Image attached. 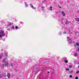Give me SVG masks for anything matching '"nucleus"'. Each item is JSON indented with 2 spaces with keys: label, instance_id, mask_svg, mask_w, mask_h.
<instances>
[{
  "label": "nucleus",
  "instance_id": "obj_23",
  "mask_svg": "<svg viewBox=\"0 0 79 79\" xmlns=\"http://www.w3.org/2000/svg\"><path fill=\"white\" fill-rule=\"evenodd\" d=\"M66 34V32H63V34Z\"/></svg>",
  "mask_w": 79,
  "mask_h": 79
},
{
  "label": "nucleus",
  "instance_id": "obj_7",
  "mask_svg": "<svg viewBox=\"0 0 79 79\" xmlns=\"http://www.w3.org/2000/svg\"><path fill=\"white\" fill-rule=\"evenodd\" d=\"M66 22L65 23V24H69V21L67 20V19H66Z\"/></svg>",
  "mask_w": 79,
  "mask_h": 79
},
{
  "label": "nucleus",
  "instance_id": "obj_25",
  "mask_svg": "<svg viewBox=\"0 0 79 79\" xmlns=\"http://www.w3.org/2000/svg\"><path fill=\"white\" fill-rule=\"evenodd\" d=\"M62 34V32H60L59 33V35H61Z\"/></svg>",
  "mask_w": 79,
  "mask_h": 79
},
{
  "label": "nucleus",
  "instance_id": "obj_3",
  "mask_svg": "<svg viewBox=\"0 0 79 79\" xmlns=\"http://www.w3.org/2000/svg\"><path fill=\"white\" fill-rule=\"evenodd\" d=\"M30 6L31 8H33V9H34V10H35L36 8H35L34 7V6H33V5L31 4H30Z\"/></svg>",
  "mask_w": 79,
  "mask_h": 79
},
{
  "label": "nucleus",
  "instance_id": "obj_26",
  "mask_svg": "<svg viewBox=\"0 0 79 79\" xmlns=\"http://www.w3.org/2000/svg\"><path fill=\"white\" fill-rule=\"evenodd\" d=\"M72 77H73V76H72V75H70L69 76V77H71V78Z\"/></svg>",
  "mask_w": 79,
  "mask_h": 79
},
{
  "label": "nucleus",
  "instance_id": "obj_1",
  "mask_svg": "<svg viewBox=\"0 0 79 79\" xmlns=\"http://www.w3.org/2000/svg\"><path fill=\"white\" fill-rule=\"evenodd\" d=\"M67 41H68V44H73V41H72V40H71V39H69V37H67Z\"/></svg>",
  "mask_w": 79,
  "mask_h": 79
},
{
  "label": "nucleus",
  "instance_id": "obj_12",
  "mask_svg": "<svg viewBox=\"0 0 79 79\" xmlns=\"http://www.w3.org/2000/svg\"><path fill=\"white\" fill-rule=\"evenodd\" d=\"M25 7H27L28 6V5L27 4V3H26V2H25Z\"/></svg>",
  "mask_w": 79,
  "mask_h": 79
},
{
  "label": "nucleus",
  "instance_id": "obj_39",
  "mask_svg": "<svg viewBox=\"0 0 79 79\" xmlns=\"http://www.w3.org/2000/svg\"><path fill=\"white\" fill-rule=\"evenodd\" d=\"M58 7H60V5H58Z\"/></svg>",
  "mask_w": 79,
  "mask_h": 79
},
{
  "label": "nucleus",
  "instance_id": "obj_19",
  "mask_svg": "<svg viewBox=\"0 0 79 79\" xmlns=\"http://www.w3.org/2000/svg\"><path fill=\"white\" fill-rule=\"evenodd\" d=\"M47 62H48V61H47L45 62H44V63H47Z\"/></svg>",
  "mask_w": 79,
  "mask_h": 79
},
{
  "label": "nucleus",
  "instance_id": "obj_4",
  "mask_svg": "<svg viewBox=\"0 0 79 79\" xmlns=\"http://www.w3.org/2000/svg\"><path fill=\"white\" fill-rule=\"evenodd\" d=\"M4 63L6 66H8V63L7 61H6Z\"/></svg>",
  "mask_w": 79,
  "mask_h": 79
},
{
  "label": "nucleus",
  "instance_id": "obj_13",
  "mask_svg": "<svg viewBox=\"0 0 79 79\" xmlns=\"http://www.w3.org/2000/svg\"><path fill=\"white\" fill-rule=\"evenodd\" d=\"M77 53H75L74 55V56H77Z\"/></svg>",
  "mask_w": 79,
  "mask_h": 79
},
{
  "label": "nucleus",
  "instance_id": "obj_11",
  "mask_svg": "<svg viewBox=\"0 0 79 79\" xmlns=\"http://www.w3.org/2000/svg\"><path fill=\"white\" fill-rule=\"evenodd\" d=\"M12 24H13V23H8V25H9V26H11L12 25Z\"/></svg>",
  "mask_w": 79,
  "mask_h": 79
},
{
  "label": "nucleus",
  "instance_id": "obj_6",
  "mask_svg": "<svg viewBox=\"0 0 79 79\" xmlns=\"http://www.w3.org/2000/svg\"><path fill=\"white\" fill-rule=\"evenodd\" d=\"M61 14H63V16H66V14H65V13H64V11H62V12Z\"/></svg>",
  "mask_w": 79,
  "mask_h": 79
},
{
  "label": "nucleus",
  "instance_id": "obj_40",
  "mask_svg": "<svg viewBox=\"0 0 79 79\" xmlns=\"http://www.w3.org/2000/svg\"><path fill=\"white\" fill-rule=\"evenodd\" d=\"M7 30H8V31H9L10 30L9 29H7Z\"/></svg>",
  "mask_w": 79,
  "mask_h": 79
},
{
  "label": "nucleus",
  "instance_id": "obj_31",
  "mask_svg": "<svg viewBox=\"0 0 79 79\" xmlns=\"http://www.w3.org/2000/svg\"><path fill=\"white\" fill-rule=\"evenodd\" d=\"M2 56H0V59H2Z\"/></svg>",
  "mask_w": 79,
  "mask_h": 79
},
{
  "label": "nucleus",
  "instance_id": "obj_20",
  "mask_svg": "<svg viewBox=\"0 0 79 79\" xmlns=\"http://www.w3.org/2000/svg\"><path fill=\"white\" fill-rule=\"evenodd\" d=\"M65 70H66V71H69V69H65Z\"/></svg>",
  "mask_w": 79,
  "mask_h": 79
},
{
  "label": "nucleus",
  "instance_id": "obj_38",
  "mask_svg": "<svg viewBox=\"0 0 79 79\" xmlns=\"http://www.w3.org/2000/svg\"><path fill=\"white\" fill-rule=\"evenodd\" d=\"M78 51H79V48H78Z\"/></svg>",
  "mask_w": 79,
  "mask_h": 79
},
{
  "label": "nucleus",
  "instance_id": "obj_24",
  "mask_svg": "<svg viewBox=\"0 0 79 79\" xmlns=\"http://www.w3.org/2000/svg\"><path fill=\"white\" fill-rule=\"evenodd\" d=\"M64 61H65V63H68V61H67V60H64Z\"/></svg>",
  "mask_w": 79,
  "mask_h": 79
},
{
  "label": "nucleus",
  "instance_id": "obj_15",
  "mask_svg": "<svg viewBox=\"0 0 79 79\" xmlns=\"http://www.w3.org/2000/svg\"><path fill=\"white\" fill-rule=\"evenodd\" d=\"M76 45H77V46H79V43H76Z\"/></svg>",
  "mask_w": 79,
  "mask_h": 79
},
{
  "label": "nucleus",
  "instance_id": "obj_2",
  "mask_svg": "<svg viewBox=\"0 0 79 79\" xmlns=\"http://www.w3.org/2000/svg\"><path fill=\"white\" fill-rule=\"evenodd\" d=\"M0 34H2L1 35H0V38H2V37L4 36H5V33H4L3 31H2L1 32H0Z\"/></svg>",
  "mask_w": 79,
  "mask_h": 79
},
{
  "label": "nucleus",
  "instance_id": "obj_34",
  "mask_svg": "<svg viewBox=\"0 0 79 79\" xmlns=\"http://www.w3.org/2000/svg\"><path fill=\"white\" fill-rule=\"evenodd\" d=\"M2 77V75L0 74V78H1Z\"/></svg>",
  "mask_w": 79,
  "mask_h": 79
},
{
  "label": "nucleus",
  "instance_id": "obj_18",
  "mask_svg": "<svg viewBox=\"0 0 79 79\" xmlns=\"http://www.w3.org/2000/svg\"><path fill=\"white\" fill-rule=\"evenodd\" d=\"M35 70H37V69H38V68L37 67H36L35 68Z\"/></svg>",
  "mask_w": 79,
  "mask_h": 79
},
{
  "label": "nucleus",
  "instance_id": "obj_16",
  "mask_svg": "<svg viewBox=\"0 0 79 79\" xmlns=\"http://www.w3.org/2000/svg\"><path fill=\"white\" fill-rule=\"evenodd\" d=\"M69 73H73V71L72 70H71V71H69Z\"/></svg>",
  "mask_w": 79,
  "mask_h": 79
},
{
  "label": "nucleus",
  "instance_id": "obj_28",
  "mask_svg": "<svg viewBox=\"0 0 79 79\" xmlns=\"http://www.w3.org/2000/svg\"><path fill=\"white\" fill-rule=\"evenodd\" d=\"M15 29H18V27H17V26H16L15 27Z\"/></svg>",
  "mask_w": 79,
  "mask_h": 79
},
{
  "label": "nucleus",
  "instance_id": "obj_14",
  "mask_svg": "<svg viewBox=\"0 0 79 79\" xmlns=\"http://www.w3.org/2000/svg\"><path fill=\"white\" fill-rule=\"evenodd\" d=\"M11 29H15V26L14 25H13L12 27L11 28Z\"/></svg>",
  "mask_w": 79,
  "mask_h": 79
},
{
  "label": "nucleus",
  "instance_id": "obj_5",
  "mask_svg": "<svg viewBox=\"0 0 79 79\" xmlns=\"http://www.w3.org/2000/svg\"><path fill=\"white\" fill-rule=\"evenodd\" d=\"M7 76L8 77V79H9V78H10V73H8L7 74Z\"/></svg>",
  "mask_w": 79,
  "mask_h": 79
},
{
  "label": "nucleus",
  "instance_id": "obj_22",
  "mask_svg": "<svg viewBox=\"0 0 79 79\" xmlns=\"http://www.w3.org/2000/svg\"><path fill=\"white\" fill-rule=\"evenodd\" d=\"M69 67L70 68H72V66L71 65H69Z\"/></svg>",
  "mask_w": 79,
  "mask_h": 79
},
{
  "label": "nucleus",
  "instance_id": "obj_36",
  "mask_svg": "<svg viewBox=\"0 0 79 79\" xmlns=\"http://www.w3.org/2000/svg\"><path fill=\"white\" fill-rule=\"evenodd\" d=\"M2 65H3V67H4V64H3Z\"/></svg>",
  "mask_w": 79,
  "mask_h": 79
},
{
  "label": "nucleus",
  "instance_id": "obj_37",
  "mask_svg": "<svg viewBox=\"0 0 79 79\" xmlns=\"http://www.w3.org/2000/svg\"><path fill=\"white\" fill-rule=\"evenodd\" d=\"M59 7L60 8H61V6H59Z\"/></svg>",
  "mask_w": 79,
  "mask_h": 79
},
{
  "label": "nucleus",
  "instance_id": "obj_21",
  "mask_svg": "<svg viewBox=\"0 0 79 79\" xmlns=\"http://www.w3.org/2000/svg\"><path fill=\"white\" fill-rule=\"evenodd\" d=\"M76 73H77V74H78V73H79V71H77L76 72Z\"/></svg>",
  "mask_w": 79,
  "mask_h": 79
},
{
  "label": "nucleus",
  "instance_id": "obj_17",
  "mask_svg": "<svg viewBox=\"0 0 79 79\" xmlns=\"http://www.w3.org/2000/svg\"><path fill=\"white\" fill-rule=\"evenodd\" d=\"M31 60H27V63H29V62H31Z\"/></svg>",
  "mask_w": 79,
  "mask_h": 79
},
{
  "label": "nucleus",
  "instance_id": "obj_32",
  "mask_svg": "<svg viewBox=\"0 0 79 79\" xmlns=\"http://www.w3.org/2000/svg\"><path fill=\"white\" fill-rule=\"evenodd\" d=\"M76 44H74V46H75V47H76Z\"/></svg>",
  "mask_w": 79,
  "mask_h": 79
},
{
  "label": "nucleus",
  "instance_id": "obj_9",
  "mask_svg": "<svg viewBox=\"0 0 79 79\" xmlns=\"http://www.w3.org/2000/svg\"><path fill=\"white\" fill-rule=\"evenodd\" d=\"M6 58L4 59L3 60V63H5V62H6Z\"/></svg>",
  "mask_w": 79,
  "mask_h": 79
},
{
  "label": "nucleus",
  "instance_id": "obj_10",
  "mask_svg": "<svg viewBox=\"0 0 79 79\" xmlns=\"http://www.w3.org/2000/svg\"><path fill=\"white\" fill-rule=\"evenodd\" d=\"M77 60L76 59L74 60V64H76V63H77Z\"/></svg>",
  "mask_w": 79,
  "mask_h": 79
},
{
  "label": "nucleus",
  "instance_id": "obj_29",
  "mask_svg": "<svg viewBox=\"0 0 79 79\" xmlns=\"http://www.w3.org/2000/svg\"><path fill=\"white\" fill-rule=\"evenodd\" d=\"M50 8H51V9H50V10H52V7L50 6Z\"/></svg>",
  "mask_w": 79,
  "mask_h": 79
},
{
  "label": "nucleus",
  "instance_id": "obj_42",
  "mask_svg": "<svg viewBox=\"0 0 79 79\" xmlns=\"http://www.w3.org/2000/svg\"><path fill=\"white\" fill-rule=\"evenodd\" d=\"M0 40H1V39H0Z\"/></svg>",
  "mask_w": 79,
  "mask_h": 79
},
{
  "label": "nucleus",
  "instance_id": "obj_8",
  "mask_svg": "<svg viewBox=\"0 0 79 79\" xmlns=\"http://www.w3.org/2000/svg\"><path fill=\"white\" fill-rule=\"evenodd\" d=\"M75 20H76V21H77V22H78V21H79V18H75Z\"/></svg>",
  "mask_w": 79,
  "mask_h": 79
},
{
  "label": "nucleus",
  "instance_id": "obj_30",
  "mask_svg": "<svg viewBox=\"0 0 79 79\" xmlns=\"http://www.w3.org/2000/svg\"><path fill=\"white\" fill-rule=\"evenodd\" d=\"M5 55L6 56V57H7V55H8V54H5Z\"/></svg>",
  "mask_w": 79,
  "mask_h": 79
},
{
  "label": "nucleus",
  "instance_id": "obj_27",
  "mask_svg": "<svg viewBox=\"0 0 79 79\" xmlns=\"http://www.w3.org/2000/svg\"><path fill=\"white\" fill-rule=\"evenodd\" d=\"M75 79H79V78H78V77H75Z\"/></svg>",
  "mask_w": 79,
  "mask_h": 79
},
{
  "label": "nucleus",
  "instance_id": "obj_35",
  "mask_svg": "<svg viewBox=\"0 0 79 79\" xmlns=\"http://www.w3.org/2000/svg\"><path fill=\"white\" fill-rule=\"evenodd\" d=\"M20 24H22L23 22H20Z\"/></svg>",
  "mask_w": 79,
  "mask_h": 79
},
{
  "label": "nucleus",
  "instance_id": "obj_33",
  "mask_svg": "<svg viewBox=\"0 0 79 79\" xmlns=\"http://www.w3.org/2000/svg\"><path fill=\"white\" fill-rule=\"evenodd\" d=\"M11 66H12V67L13 66V64H11Z\"/></svg>",
  "mask_w": 79,
  "mask_h": 79
},
{
  "label": "nucleus",
  "instance_id": "obj_41",
  "mask_svg": "<svg viewBox=\"0 0 79 79\" xmlns=\"http://www.w3.org/2000/svg\"><path fill=\"white\" fill-rule=\"evenodd\" d=\"M48 74H49L50 73V72H48Z\"/></svg>",
  "mask_w": 79,
  "mask_h": 79
}]
</instances>
